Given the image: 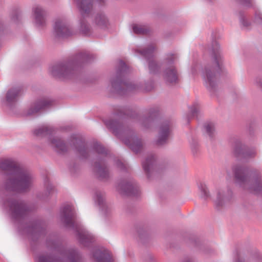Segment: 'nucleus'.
Here are the masks:
<instances>
[{"label": "nucleus", "instance_id": "nucleus-20", "mask_svg": "<svg viewBox=\"0 0 262 262\" xmlns=\"http://www.w3.org/2000/svg\"><path fill=\"white\" fill-rule=\"evenodd\" d=\"M125 187H126V190H124V193L126 194H133V189H134V187L132 185L127 184L126 185Z\"/></svg>", "mask_w": 262, "mask_h": 262}, {"label": "nucleus", "instance_id": "nucleus-25", "mask_svg": "<svg viewBox=\"0 0 262 262\" xmlns=\"http://www.w3.org/2000/svg\"><path fill=\"white\" fill-rule=\"evenodd\" d=\"M40 108H38V107L34 109V110L32 111V112L31 113H30V114H32L33 113H36V112H37L39 110Z\"/></svg>", "mask_w": 262, "mask_h": 262}, {"label": "nucleus", "instance_id": "nucleus-28", "mask_svg": "<svg viewBox=\"0 0 262 262\" xmlns=\"http://www.w3.org/2000/svg\"><path fill=\"white\" fill-rule=\"evenodd\" d=\"M103 172H104V176H102V177H104L106 173L105 171H104Z\"/></svg>", "mask_w": 262, "mask_h": 262}, {"label": "nucleus", "instance_id": "nucleus-27", "mask_svg": "<svg viewBox=\"0 0 262 262\" xmlns=\"http://www.w3.org/2000/svg\"><path fill=\"white\" fill-rule=\"evenodd\" d=\"M103 171V170L101 168H100L98 169V172L99 173V174H100V176L101 177V171Z\"/></svg>", "mask_w": 262, "mask_h": 262}, {"label": "nucleus", "instance_id": "nucleus-26", "mask_svg": "<svg viewBox=\"0 0 262 262\" xmlns=\"http://www.w3.org/2000/svg\"><path fill=\"white\" fill-rule=\"evenodd\" d=\"M202 191L204 193V194L205 195L207 194V190H206V189L205 188H202Z\"/></svg>", "mask_w": 262, "mask_h": 262}, {"label": "nucleus", "instance_id": "nucleus-12", "mask_svg": "<svg viewBox=\"0 0 262 262\" xmlns=\"http://www.w3.org/2000/svg\"><path fill=\"white\" fill-rule=\"evenodd\" d=\"M19 91L17 89H12L9 91L7 94V100L8 101H12L18 95Z\"/></svg>", "mask_w": 262, "mask_h": 262}, {"label": "nucleus", "instance_id": "nucleus-1", "mask_svg": "<svg viewBox=\"0 0 262 262\" xmlns=\"http://www.w3.org/2000/svg\"><path fill=\"white\" fill-rule=\"evenodd\" d=\"M0 169L10 175L6 184V188L12 191H26L31 185L32 179L30 174L18 166L11 159H3L0 161Z\"/></svg>", "mask_w": 262, "mask_h": 262}, {"label": "nucleus", "instance_id": "nucleus-6", "mask_svg": "<svg viewBox=\"0 0 262 262\" xmlns=\"http://www.w3.org/2000/svg\"><path fill=\"white\" fill-rule=\"evenodd\" d=\"M124 143L136 152H138L142 146L141 140L136 137H130L128 139L124 140Z\"/></svg>", "mask_w": 262, "mask_h": 262}, {"label": "nucleus", "instance_id": "nucleus-29", "mask_svg": "<svg viewBox=\"0 0 262 262\" xmlns=\"http://www.w3.org/2000/svg\"><path fill=\"white\" fill-rule=\"evenodd\" d=\"M121 64H122V66H125V63L122 62H121Z\"/></svg>", "mask_w": 262, "mask_h": 262}, {"label": "nucleus", "instance_id": "nucleus-24", "mask_svg": "<svg viewBox=\"0 0 262 262\" xmlns=\"http://www.w3.org/2000/svg\"><path fill=\"white\" fill-rule=\"evenodd\" d=\"M117 165L118 166H120L121 167H124V164L121 161H119L117 163Z\"/></svg>", "mask_w": 262, "mask_h": 262}, {"label": "nucleus", "instance_id": "nucleus-17", "mask_svg": "<svg viewBox=\"0 0 262 262\" xmlns=\"http://www.w3.org/2000/svg\"><path fill=\"white\" fill-rule=\"evenodd\" d=\"M53 143L55 145L61 150L64 149V144L60 140H57L53 141Z\"/></svg>", "mask_w": 262, "mask_h": 262}, {"label": "nucleus", "instance_id": "nucleus-21", "mask_svg": "<svg viewBox=\"0 0 262 262\" xmlns=\"http://www.w3.org/2000/svg\"><path fill=\"white\" fill-rule=\"evenodd\" d=\"M96 149L97 151L99 153H104L105 152V150L104 148L100 144H97L96 147Z\"/></svg>", "mask_w": 262, "mask_h": 262}, {"label": "nucleus", "instance_id": "nucleus-3", "mask_svg": "<svg viewBox=\"0 0 262 262\" xmlns=\"http://www.w3.org/2000/svg\"><path fill=\"white\" fill-rule=\"evenodd\" d=\"M9 206L13 215L15 217L24 214L26 210L25 204L21 202L12 201L9 202Z\"/></svg>", "mask_w": 262, "mask_h": 262}, {"label": "nucleus", "instance_id": "nucleus-11", "mask_svg": "<svg viewBox=\"0 0 262 262\" xmlns=\"http://www.w3.org/2000/svg\"><path fill=\"white\" fill-rule=\"evenodd\" d=\"M154 161V158L151 156L148 157L143 163V168L146 172H148L149 171L150 167L152 166Z\"/></svg>", "mask_w": 262, "mask_h": 262}, {"label": "nucleus", "instance_id": "nucleus-8", "mask_svg": "<svg viewBox=\"0 0 262 262\" xmlns=\"http://www.w3.org/2000/svg\"><path fill=\"white\" fill-rule=\"evenodd\" d=\"M94 256L97 262H113V259L110 254L106 251L101 252L100 251H97Z\"/></svg>", "mask_w": 262, "mask_h": 262}, {"label": "nucleus", "instance_id": "nucleus-22", "mask_svg": "<svg viewBox=\"0 0 262 262\" xmlns=\"http://www.w3.org/2000/svg\"><path fill=\"white\" fill-rule=\"evenodd\" d=\"M157 67V64L154 61H150L149 62V68L151 72H154V67Z\"/></svg>", "mask_w": 262, "mask_h": 262}, {"label": "nucleus", "instance_id": "nucleus-2", "mask_svg": "<svg viewBox=\"0 0 262 262\" xmlns=\"http://www.w3.org/2000/svg\"><path fill=\"white\" fill-rule=\"evenodd\" d=\"M54 28L56 34L59 37H66L71 34L69 28L61 19H57L55 21Z\"/></svg>", "mask_w": 262, "mask_h": 262}, {"label": "nucleus", "instance_id": "nucleus-7", "mask_svg": "<svg viewBox=\"0 0 262 262\" xmlns=\"http://www.w3.org/2000/svg\"><path fill=\"white\" fill-rule=\"evenodd\" d=\"M164 78L170 83H175L178 81V74L173 67H170L166 70L164 73Z\"/></svg>", "mask_w": 262, "mask_h": 262}, {"label": "nucleus", "instance_id": "nucleus-10", "mask_svg": "<svg viewBox=\"0 0 262 262\" xmlns=\"http://www.w3.org/2000/svg\"><path fill=\"white\" fill-rule=\"evenodd\" d=\"M36 22L39 25H43L45 22L44 12L39 7H36L34 10Z\"/></svg>", "mask_w": 262, "mask_h": 262}, {"label": "nucleus", "instance_id": "nucleus-15", "mask_svg": "<svg viewBox=\"0 0 262 262\" xmlns=\"http://www.w3.org/2000/svg\"><path fill=\"white\" fill-rule=\"evenodd\" d=\"M64 70V72L61 74L64 75V72H67V69L64 66H56L53 68L52 74L54 76H57L59 73H60Z\"/></svg>", "mask_w": 262, "mask_h": 262}, {"label": "nucleus", "instance_id": "nucleus-4", "mask_svg": "<svg viewBox=\"0 0 262 262\" xmlns=\"http://www.w3.org/2000/svg\"><path fill=\"white\" fill-rule=\"evenodd\" d=\"M170 134V126L167 123L163 124L160 127L159 137L157 140L158 145L165 143Z\"/></svg>", "mask_w": 262, "mask_h": 262}, {"label": "nucleus", "instance_id": "nucleus-18", "mask_svg": "<svg viewBox=\"0 0 262 262\" xmlns=\"http://www.w3.org/2000/svg\"><path fill=\"white\" fill-rule=\"evenodd\" d=\"M38 262H54V261L49 256H40L38 258Z\"/></svg>", "mask_w": 262, "mask_h": 262}, {"label": "nucleus", "instance_id": "nucleus-23", "mask_svg": "<svg viewBox=\"0 0 262 262\" xmlns=\"http://www.w3.org/2000/svg\"><path fill=\"white\" fill-rule=\"evenodd\" d=\"M206 130L208 133H211L212 129H213L212 124H207V126H206Z\"/></svg>", "mask_w": 262, "mask_h": 262}, {"label": "nucleus", "instance_id": "nucleus-19", "mask_svg": "<svg viewBox=\"0 0 262 262\" xmlns=\"http://www.w3.org/2000/svg\"><path fill=\"white\" fill-rule=\"evenodd\" d=\"M154 51V48H148V49H145V50H144L141 54H143L144 56H146V57H148L150 55H151V54Z\"/></svg>", "mask_w": 262, "mask_h": 262}, {"label": "nucleus", "instance_id": "nucleus-13", "mask_svg": "<svg viewBox=\"0 0 262 262\" xmlns=\"http://www.w3.org/2000/svg\"><path fill=\"white\" fill-rule=\"evenodd\" d=\"M133 31L136 34H145L147 32V29L145 26L134 25L133 26Z\"/></svg>", "mask_w": 262, "mask_h": 262}, {"label": "nucleus", "instance_id": "nucleus-5", "mask_svg": "<svg viewBox=\"0 0 262 262\" xmlns=\"http://www.w3.org/2000/svg\"><path fill=\"white\" fill-rule=\"evenodd\" d=\"M62 220L67 225H72L74 223V213L71 206L68 205L65 207L62 212Z\"/></svg>", "mask_w": 262, "mask_h": 262}, {"label": "nucleus", "instance_id": "nucleus-9", "mask_svg": "<svg viewBox=\"0 0 262 262\" xmlns=\"http://www.w3.org/2000/svg\"><path fill=\"white\" fill-rule=\"evenodd\" d=\"M78 5L83 13H88L92 9V0H77Z\"/></svg>", "mask_w": 262, "mask_h": 262}, {"label": "nucleus", "instance_id": "nucleus-30", "mask_svg": "<svg viewBox=\"0 0 262 262\" xmlns=\"http://www.w3.org/2000/svg\"><path fill=\"white\" fill-rule=\"evenodd\" d=\"M79 152L82 154V150H79Z\"/></svg>", "mask_w": 262, "mask_h": 262}, {"label": "nucleus", "instance_id": "nucleus-16", "mask_svg": "<svg viewBox=\"0 0 262 262\" xmlns=\"http://www.w3.org/2000/svg\"><path fill=\"white\" fill-rule=\"evenodd\" d=\"M48 132V128L47 126H42L38 129H36L34 131V134L36 136H41L45 133H47Z\"/></svg>", "mask_w": 262, "mask_h": 262}, {"label": "nucleus", "instance_id": "nucleus-14", "mask_svg": "<svg viewBox=\"0 0 262 262\" xmlns=\"http://www.w3.org/2000/svg\"><path fill=\"white\" fill-rule=\"evenodd\" d=\"M96 24L100 27L105 26L107 20L104 15H99L97 16L95 19Z\"/></svg>", "mask_w": 262, "mask_h": 262}]
</instances>
